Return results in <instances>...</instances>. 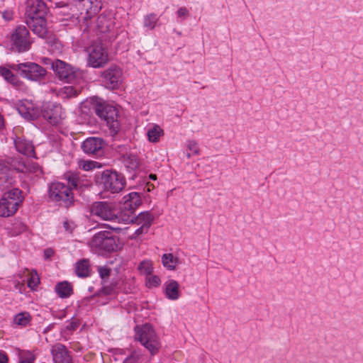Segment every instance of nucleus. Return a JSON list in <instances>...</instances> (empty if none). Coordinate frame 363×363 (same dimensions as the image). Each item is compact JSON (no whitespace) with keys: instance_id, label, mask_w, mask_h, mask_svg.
Segmentation results:
<instances>
[{"instance_id":"f03ea898","label":"nucleus","mask_w":363,"mask_h":363,"mask_svg":"<svg viewBox=\"0 0 363 363\" xmlns=\"http://www.w3.org/2000/svg\"><path fill=\"white\" fill-rule=\"evenodd\" d=\"M26 162L21 157H6L0 160V186L7 187L13 183L12 169L18 172H25Z\"/></svg>"},{"instance_id":"4be33fe9","label":"nucleus","mask_w":363,"mask_h":363,"mask_svg":"<svg viewBox=\"0 0 363 363\" xmlns=\"http://www.w3.org/2000/svg\"><path fill=\"white\" fill-rule=\"evenodd\" d=\"M132 220L129 223L140 225L150 228L153 222L154 216L149 211H144L139 213L137 216H132Z\"/></svg>"},{"instance_id":"f8f14e48","label":"nucleus","mask_w":363,"mask_h":363,"mask_svg":"<svg viewBox=\"0 0 363 363\" xmlns=\"http://www.w3.org/2000/svg\"><path fill=\"white\" fill-rule=\"evenodd\" d=\"M87 52L88 63L94 68L103 67L108 61V52L100 43L92 44L87 48Z\"/></svg>"},{"instance_id":"5fc2aeb1","label":"nucleus","mask_w":363,"mask_h":363,"mask_svg":"<svg viewBox=\"0 0 363 363\" xmlns=\"http://www.w3.org/2000/svg\"><path fill=\"white\" fill-rule=\"evenodd\" d=\"M4 125V119L3 118L0 116V129Z\"/></svg>"},{"instance_id":"f704fd0d","label":"nucleus","mask_w":363,"mask_h":363,"mask_svg":"<svg viewBox=\"0 0 363 363\" xmlns=\"http://www.w3.org/2000/svg\"><path fill=\"white\" fill-rule=\"evenodd\" d=\"M30 316L28 313H18L15 316L14 322L19 325H26L30 321Z\"/></svg>"},{"instance_id":"6e6552de","label":"nucleus","mask_w":363,"mask_h":363,"mask_svg":"<svg viewBox=\"0 0 363 363\" xmlns=\"http://www.w3.org/2000/svg\"><path fill=\"white\" fill-rule=\"evenodd\" d=\"M9 67L18 72L21 77L32 81L41 80L47 74L45 68L34 62L12 64Z\"/></svg>"},{"instance_id":"2f4dec72","label":"nucleus","mask_w":363,"mask_h":363,"mask_svg":"<svg viewBox=\"0 0 363 363\" xmlns=\"http://www.w3.org/2000/svg\"><path fill=\"white\" fill-rule=\"evenodd\" d=\"M26 167L25 172L35 174L36 177H40L43 173L40 165L35 162L26 164Z\"/></svg>"},{"instance_id":"f3484780","label":"nucleus","mask_w":363,"mask_h":363,"mask_svg":"<svg viewBox=\"0 0 363 363\" xmlns=\"http://www.w3.org/2000/svg\"><path fill=\"white\" fill-rule=\"evenodd\" d=\"M64 111L60 104H48L43 107V116L50 124H58L63 118Z\"/></svg>"},{"instance_id":"7ed1b4c3","label":"nucleus","mask_w":363,"mask_h":363,"mask_svg":"<svg viewBox=\"0 0 363 363\" xmlns=\"http://www.w3.org/2000/svg\"><path fill=\"white\" fill-rule=\"evenodd\" d=\"M96 181L104 190L113 194L120 192L125 186V179L121 174L108 169L97 175Z\"/></svg>"},{"instance_id":"c85d7f7f","label":"nucleus","mask_w":363,"mask_h":363,"mask_svg":"<svg viewBox=\"0 0 363 363\" xmlns=\"http://www.w3.org/2000/svg\"><path fill=\"white\" fill-rule=\"evenodd\" d=\"M21 194L22 191L20 189H13L5 193L3 197L8 199V201L13 200L14 201H18V206H19L23 201Z\"/></svg>"},{"instance_id":"39448f33","label":"nucleus","mask_w":363,"mask_h":363,"mask_svg":"<svg viewBox=\"0 0 363 363\" xmlns=\"http://www.w3.org/2000/svg\"><path fill=\"white\" fill-rule=\"evenodd\" d=\"M52 68L59 79L67 83L79 84L83 79V72L74 69L66 62L57 60L52 64Z\"/></svg>"},{"instance_id":"72a5a7b5","label":"nucleus","mask_w":363,"mask_h":363,"mask_svg":"<svg viewBox=\"0 0 363 363\" xmlns=\"http://www.w3.org/2000/svg\"><path fill=\"white\" fill-rule=\"evenodd\" d=\"M106 281H103V287L101 292L105 295H112L117 292V283L111 282L109 284H105Z\"/></svg>"},{"instance_id":"c756f323","label":"nucleus","mask_w":363,"mask_h":363,"mask_svg":"<svg viewBox=\"0 0 363 363\" xmlns=\"http://www.w3.org/2000/svg\"><path fill=\"white\" fill-rule=\"evenodd\" d=\"M162 133L163 130L160 128V127L159 125H155L147 131L148 140L150 142L155 143L158 141Z\"/></svg>"},{"instance_id":"6ab92c4d","label":"nucleus","mask_w":363,"mask_h":363,"mask_svg":"<svg viewBox=\"0 0 363 363\" xmlns=\"http://www.w3.org/2000/svg\"><path fill=\"white\" fill-rule=\"evenodd\" d=\"M51 354L55 363H72L69 352L61 343H57L52 347Z\"/></svg>"},{"instance_id":"ea45409f","label":"nucleus","mask_w":363,"mask_h":363,"mask_svg":"<svg viewBox=\"0 0 363 363\" xmlns=\"http://www.w3.org/2000/svg\"><path fill=\"white\" fill-rule=\"evenodd\" d=\"M39 283L40 279L36 272H30V277L28 279V287H30L32 289H34L35 287H36Z\"/></svg>"},{"instance_id":"a878e982","label":"nucleus","mask_w":363,"mask_h":363,"mask_svg":"<svg viewBox=\"0 0 363 363\" xmlns=\"http://www.w3.org/2000/svg\"><path fill=\"white\" fill-rule=\"evenodd\" d=\"M76 274L79 277H86L90 275L89 262L88 259H83L76 263Z\"/></svg>"},{"instance_id":"79ce46f5","label":"nucleus","mask_w":363,"mask_h":363,"mask_svg":"<svg viewBox=\"0 0 363 363\" xmlns=\"http://www.w3.org/2000/svg\"><path fill=\"white\" fill-rule=\"evenodd\" d=\"M98 271L100 277L104 281L105 279L108 278L111 274V269L106 267H99Z\"/></svg>"},{"instance_id":"5701e85b","label":"nucleus","mask_w":363,"mask_h":363,"mask_svg":"<svg viewBox=\"0 0 363 363\" xmlns=\"http://www.w3.org/2000/svg\"><path fill=\"white\" fill-rule=\"evenodd\" d=\"M18 113L26 120L33 121L39 116V111L38 108L33 107V104H28V105L23 104L18 108Z\"/></svg>"},{"instance_id":"864d4df0","label":"nucleus","mask_w":363,"mask_h":363,"mask_svg":"<svg viewBox=\"0 0 363 363\" xmlns=\"http://www.w3.org/2000/svg\"><path fill=\"white\" fill-rule=\"evenodd\" d=\"M79 324L77 322L72 321L69 323L68 325H67V328L68 330H76L78 327Z\"/></svg>"},{"instance_id":"c9c22d12","label":"nucleus","mask_w":363,"mask_h":363,"mask_svg":"<svg viewBox=\"0 0 363 363\" xmlns=\"http://www.w3.org/2000/svg\"><path fill=\"white\" fill-rule=\"evenodd\" d=\"M80 91L79 88L74 87L73 86H65L62 90V94L66 98L76 96Z\"/></svg>"},{"instance_id":"7c9ffc66","label":"nucleus","mask_w":363,"mask_h":363,"mask_svg":"<svg viewBox=\"0 0 363 363\" xmlns=\"http://www.w3.org/2000/svg\"><path fill=\"white\" fill-rule=\"evenodd\" d=\"M67 184L68 186H70V190L72 189H77L80 184V179L79 176L77 174H69L67 176Z\"/></svg>"},{"instance_id":"de8ad7c7","label":"nucleus","mask_w":363,"mask_h":363,"mask_svg":"<svg viewBox=\"0 0 363 363\" xmlns=\"http://www.w3.org/2000/svg\"><path fill=\"white\" fill-rule=\"evenodd\" d=\"M139 354L136 352L132 353L130 357H127L124 362V363H136V362L139 359Z\"/></svg>"},{"instance_id":"a211bd4d","label":"nucleus","mask_w":363,"mask_h":363,"mask_svg":"<svg viewBox=\"0 0 363 363\" xmlns=\"http://www.w3.org/2000/svg\"><path fill=\"white\" fill-rule=\"evenodd\" d=\"M105 143L101 138H89L82 144L83 151L89 155L101 156L104 153V147Z\"/></svg>"},{"instance_id":"0eeeda50","label":"nucleus","mask_w":363,"mask_h":363,"mask_svg":"<svg viewBox=\"0 0 363 363\" xmlns=\"http://www.w3.org/2000/svg\"><path fill=\"white\" fill-rule=\"evenodd\" d=\"M123 202L119 211V222L127 224L132 220V216L134 215L135 209L142 203L141 197L139 193L130 192L124 196Z\"/></svg>"},{"instance_id":"423d86ee","label":"nucleus","mask_w":363,"mask_h":363,"mask_svg":"<svg viewBox=\"0 0 363 363\" xmlns=\"http://www.w3.org/2000/svg\"><path fill=\"white\" fill-rule=\"evenodd\" d=\"M49 197L60 206L69 207L74 202V196L70 186L62 182L52 183L49 187Z\"/></svg>"},{"instance_id":"6e6d98bb","label":"nucleus","mask_w":363,"mask_h":363,"mask_svg":"<svg viewBox=\"0 0 363 363\" xmlns=\"http://www.w3.org/2000/svg\"><path fill=\"white\" fill-rule=\"evenodd\" d=\"M150 178L151 179L155 180V179H156L157 176H156V174H151L150 175Z\"/></svg>"},{"instance_id":"58836bf2","label":"nucleus","mask_w":363,"mask_h":363,"mask_svg":"<svg viewBox=\"0 0 363 363\" xmlns=\"http://www.w3.org/2000/svg\"><path fill=\"white\" fill-rule=\"evenodd\" d=\"M157 21V16L155 14H149L144 19V26L145 27L152 29L155 28L156 23Z\"/></svg>"},{"instance_id":"a19ab883","label":"nucleus","mask_w":363,"mask_h":363,"mask_svg":"<svg viewBox=\"0 0 363 363\" xmlns=\"http://www.w3.org/2000/svg\"><path fill=\"white\" fill-rule=\"evenodd\" d=\"M146 281L149 286H157L160 284V279L159 277L155 275H149V277H147Z\"/></svg>"},{"instance_id":"49530a36","label":"nucleus","mask_w":363,"mask_h":363,"mask_svg":"<svg viewBox=\"0 0 363 363\" xmlns=\"http://www.w3.org/2000/svg\"><path fill=\"white\" fill-rule=\"evenodd\" d=\"M82 168L86 171L91 170L95 167V162H83L82 164H80Z\"/></svg>"},{"instance_id":"a18cd8bd","label":"nucleus","mask_w":363,"mask_h":363,"mask_svg":"<svg viewBox=\"0 0 363 363\" xmlns=\"http://www.w3.org/2000/svg\"><path fill=\"white\" fill-rule=\"evenodd\" d=\"M63 226H64L65 230L67 232H68L69 233H72L73 230L75 228V225H74V222L69 221L67 220L64 221Z\"/></svg>"},{"instance_id":"e433bc0d","label":"nucleus","mask_w":363,"mask_h":363,"mask_svg":"<svg viewBox=\"0 0 363 363\" xmlns=\"http://www.w3.org/2000/svg\"><path fill=\"white\" fill-rule=\"evenodd\" d=\"M125 165L128 168L134 170L139 167V161L136 156L129 155L125 160Z\"/></svg>"},{"instance_id":"473e14b6","label":"nucleus","mask_w":363,"mask_h":363,"mask_svg":"<svg viewBox=\"0 0 363 363\" xmlns=\"http://www.w3.org/2000/svg\"><path fill=\"white\" fill-rule=\"evenodd\" d=\"M138 269L141 273L147 275H150L153 272L152 264L150 261L145 260L140 263Z\"/></svg>"},{"instance_id":"ddd939ff","label":"nucleus","mask_w":363,"mask_h":363,"mask_svg":"<svg viewBox=\"0 0 363 363\" xmlns=\"http://www.w3.org/2000/svg\"><path fill=\"white\" fill-rule=\"evenodd\" d=\"M104 86L109 89H116L119 87L122 82V69L116 66L111 65L101 74Z\"/></svg>"},{"instance_id":"c03bdc74","label":"nucleus","mask_w":363,"mask_h":363,"mask_svg":"<svg viewBox=\"0 0 363 363\" xmlns=\"http://www.w3.org/2000/svg\"><path fill=\"white\" fill-rule=\"evenodd\" d=\"M187 147L190 151L193 152V154L198 155L199 152V148L197 143L194 141H189Z\"/></svg>"},{"instance_id":"412c9836","label":"nucleus","mask_w":363,"mask_h":363,"mask_svg":"<svg viewBox=\"0 0 363 363\" xmlns=\"http://www.w3.org/2000/svg\"><path fill=\"white\" fill-rule=\"evenodd\" d=\"M18 208V201H8L4 197L0 200V216H11L17 211Z\"/></svg>"},{"instance_id":"bb28decb","label":"nucleus","mask_w":363,"mask_h":363,"mask_svg":"<svg viewBox=\"0 0 363 363\" xmlns=\"http://www.w3.org/2000/svg\"><path fill=\"white\" fill-rule=\"evenodd\" d=\"M55 289L58 296L61 298L69 297L72 294V287L67 281L58 283Z\"/></svg>"},{"instance_id":"4d7b16f0","label":"nucleus","mask_w":363,"mask_h":363,"mask_svg":"<svg viewBox=\"0 0 363 363\" xmlns=\"http://www.w3.org/2000/svg\"><path fill=\"white\" fill-rule=\"evenodd\" d=\"M186 157H187L188 158H189V157H191V154H190V153H187V154H186Z\"/></svg>"},{"instance_id":"1a4fd4ad","label":"nucleus","mask_w":363,"mask_h":363,"mask_svg":"<svg viewBox=\"0 0 363 363\" xmlns=\"http://www.w3.org/2000/svg\"><path fill=\"white\" fill-rule=\"evenodd\" d=\"M89 246L93 250L97 252H110L116 250L118 248L116 238L107 231L96 233L90 240Z\"/></svg>"},{"instance_id":"cd10ccee","label":"nucleus","mask_w":363,"mask_h":363,"mask_svg":"<svg viewBox=\"0 0 363 363\" xmlns=\"http://www.w3.org/2000/svg\"><path fill=\"white\" fill-rule=\"evenodd\" d=\"M162 262L163 265L170 270H174L179 264V259L172 253L164 254L162 256Z\"/></svg>"},{"instance_id":"9d476101","label":"nucleus","mask_w":363,"mask_h":363,"mask_svg":"<svg viewBox=\"0 0 363 363\" xmlns=\"http://www.w3.org/2000/svg\"><path fill=\"white\" fill-rule=\"evenodd\" d=\"M10 41L12 49L18 52L28 51L32 44L29 31L25 26H18L11 33Z\"/></svg>"},{"instance_id":"09e8293b","label":"nucleus","mask_w":363,"mask_h":363,"mask_svg":"<svg viewBox=\"0 0 363 363\" xmlns=\"http://www.w3.org/2000/svg\"><path fill=\"white\" fill-rule=\"evenodd\" d=\"M54 255V250L51 248H48L44 251V257L45 259H50Z\"/></svg>"},{"instance_id":"2eb2a0df","label":"nucleus","mask_w":363,"mask_h":363,"mask_svg":"<svg viewBox=\"0 0 363 363\" xmlns=\"http://www.w3.org/2000/svg\"><path fill=\"white\" fill-rule=\"evenodd\" d=\"M78 8L80 10L79 18L86 22L98 14L101 2L100 0H80Z\"/></svg>"},{"instance_id":"3c124183","label":"nucleus","mask_w":363,"mask_h":363,"mask_svg":"<svg viewBox=\"0 0 363 363\" xmlns=\"http://www.w3.org/2000/svg\"><path fill=\"white\" fill-rule=\"evenodd\" d=\"M179 17H186L188 15V10L186 8H181L177 11Z\"/></svg>"},{"instance_id":"b1692460","label":"nucleus","mask_w":363,"mask_h":363,"mask_svg":"<svg viewBox=\"0 0 363 363\" xmlns=\"http://www.w3.org/2000/svg\"><path fill=\"white\" fill-rule=\"evenodd\" d=\"M179 285L174 280L169 281L166 285V295L171 300H177L179 297Z\"/></svg>"},{"instance_id":"20e7f679","label":"nucleus","mask_w":363,"mask_h":363,"mask_svg":"<svg viewBox=\"0 0 363 363\" xmlns=\"http://www.w3.org/2000/svg\"><path fill=\"white\" fill-rule=\"evenodd\" d=\"M94 110L96 114L106 121L111 133L116 134L119 130L118 111L116 108L106 102L96 101L94 105Z\"/></svg>"},{"instance_id":"37998d69","label":"nucleus","mask_w":363,"mask_h":363,"mask_svg":"<svg viewBox=\"0 0 363 363\" xmlns=\"http://www.w3.org/2000/svg\"><path fill=\"white\" fill-rule=\"evenodd\" d=\"M149 228H148V227L140 225V227L135 231L134 234L130 236V238L135 239L140 235L147 233L148 232Z\"/></svg>"},{"instance_id":"4c0bfd02","label":"nucleus","mask_w":363,"mask_h":363,"mask_svg":"<svg viewBox=\"0 0 363 363\" xmlns=\"http://www.w3.org/2000/svg\"><path fill=\"white\" fill-rule=\"evenodd\" d=\"M20 363H33L35 356L29 351H23L19 353Z\"/></svg>"},{"instance_id":"4468645a","label":"nucleus","mask_w":363,"mask_h":363,"mask_svg":"<svg viewBox=\"0 0 363 363\" xmlns=\"http://www.w3.org/2000/svg\"><path fill=\"white\" fill-rule=\"evenodd\" d=\"M26 23L35 34L45 39L48 43H55V38L48 30L45 18H35L33 20L26 19Z\"/></svg>"},{"instance_id":"f257e3e1","label":"nucleus","mask_w":363,"mask_h":363,"mask_svg":"<svg viewBox=\"0 0 363 363\" xmlns=\"http://www.w3.org/2000/svg\"><path fill=\"white\" fill-rule=\"evenodd\" d=\"M135 340L139 341L151 354L155 355L161 348V342L151 325L145 323L135 328Z\"/></svg>"},{"instance_id":"aec40b11","label":"nucleus","mask_w":363,"mask_h":363,"mask_svg":"<svg viewBox=\"0 0 363 363\" xmlns=\"http://www.w3.org/2000/svg\"><path fill=\"white\" fill-rule=\"evenodd\" d=\"M16 150L28 157H35V148L33 143L23 137H17L14 140Z\"/></svg>"},{"instance_id":"603ef678","label":"nucleus","mask_w":363,"mask_h":363,"mask_svg":"<svg viewBox=\"0 0 363 363\" xmlns=\"http://www.w3.org/2000/svg\"><path fill=\"white\" fill-rule=\"evenodd\" d=\"M8 360L6 354L0 350V363H8Z\"/></svg>"},{"instance_id":"393cba45","label":"nucleus","mask_w":363,"mask_h":363,"mask_svg":"<svg viewBox=\"0 0 363 363\" xmlns=\"http://www.w3.org/2000/svg\"><path fill=\"white\" fill-rule=\"evenodd\" d=\"M0 74L4 78L5 80L16 87H20L22 84V82H21L10 69L6 67H0Z\"/></svg>"},{"instance_id":"dca6fc26","label":"nucleus","mask_w":363,"mask_h":363,"mask_svg":"<svg viewBox=\"0 0 363 363\" xmlns=\"http://www.w3.org/2000/svg\"><path fill=\"white\" fill-rule=\"evenodd\" d=\"M26 12L27 19L44 18L48 13V7L42 0H28Z\"/></svg>"},{"instance_id":"9b49d317","label":"nucleus","mask_w":363,"mask_h":363,"mask_svg":"<svg viewBox=\"0 0 363 363\" xmlns=\"http://www.w3.org/2000/svg\"><path fill=\"white\" fill-rule=\"evenodd\" d=\"M91 215L104 220L119 222V212H116L114 206L106 201H96L90 208Z\"/></svg>"},{"instance_id":"8fccbe9b","label":"nucleus","mask_w":363,"mask_h":363,"mask_svg":"<svg viewBox=\"0 0 363 363\" xmlns=\"http://www.w3.org/2000/svg\"><path fill=\"white\" fill-rule=\"evenodd\" d=\"M3 18L6 21H10L13 18V12L11 11H5L2 13Z\"/></svg>"}]
</instances>
